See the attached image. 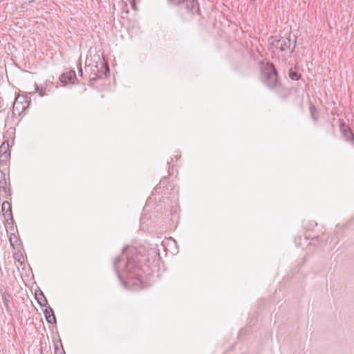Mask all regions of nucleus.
Here are the masks:
<instances>
[{
	"mask_svg": "<svg viewBox=\"0 0 354 354\" xmlns=\"http://www.w3.org/2000/svg\"><path fill=\"white\" fill-rule=\"evenodd\" d=\"M310 111L311 113V116L314 120H317V118L315 117V107L314 106H311L310 107Z\"/></svg>",
	"mask_w": 354,
	"mask_h": 354,
	"instance_id": "ddd939ff",
	"label": "nucleus"
},
{
	"mask_svg": "<svg viewBox=\"0 0 354 354\" xmlns=\"http://www.w3.org/2000/svg\"><path fill=\"white\" fill-rule=\"evenodd\" d=\"M75 77V71H71L69 72V74H68V79L71 80H72L73 77Z\"/></svg>",
	"mask_w": 354,
	"mask_h": 354,
	"instance_id": "4468645a",
	"label": "nucleus"
},
{
	"mask_svg": "<svg viewBox=\"0 0 354 354\" xmlns=\"http://www.w3.org/2000/svg\"><path fill=\"white\" fill-rule=\"evenodd\" d=\"M137 257L132 259L127 257V261L123 262L120 257L114 260V268L118 277L121 279L122 277L127 276L128 282L130 283L131 279L136 278L140 281L141 277L139 270V266L136 264Z\"/></svg>",
	"mask_w": 354,
	"mask_h": 354,
	"instance_id": "f257e3e1",
	"label": "nucleus"
},
{
	"mask_svg": "<svg viewBox=\"0 0 354 354\" xmlns=\"http://www.w3.org/2000/svg\"><path fill=\"white\" fill-rule=\"evenodd\" d=\"M126 250H127L129 252L131 253H133L134 251H135V249L133 248H127Z\"/></svg>",
	"mask_w": 354,
	"mask_h": 354,
	"instance_id": "2eb2a0df",
	"label": "nucleus"
},
{
	"mask_svg": "<svg viewBox=\"0 0 354 354\" xmlns=\"http://www.w3.org/2000/svg\"><path fill=\"white\" fill-rule=\"evenodd\" d=\"M46 320L48 323L52 324L55 322V316L53 314V311L51 308L46 309L44 312Z\"/></svg>",
	"mask_w": 354,
	"mask_h": 354,
	"instance_id": "6e6552de",
	"label": "nucleus"
},
{
	"mask_svg": "<svg viewBox=\"0 0 354 354\" xmlns=\"http://www.w3.org/2000/svg\"><path fill=\"white\" fill-rule=\"evenodd\" d=\"M64 76L62 77V82H64Z\"/></svg>",
	"mask_w": 354,
	"mask_h": 354,
	"instance_id": "6ab92c4d",
	"label": "nucleus"
},
{
	"mask_svg": "<svg viewBox=\"0 0 354 354\" xmlns=\"http://www.w3.org/2000/svg\"><path fill=\"white\" fill-rule=\"evenodd\" d=\"M7 189V180L6 178L5 174L0 171V189L3 190L4 192H6Z\"/></svg>",
	"mask_w": 354,
	"mask_h": 354,
	"instance_id": "1a4fd4ad",
	"label": "nucleus"
},
{
	"mask_svg": "<svg viewBox=\"0 0 354 354\" xmlns=\"http://www.w3.org/2000/svg\"><path fill=\"white\" fill-rule=\"evenodd\" d=\"M275 48L279 49L281 51L290 50L292 52L295 46V41H292L288 37H281L276 40L274 43Z\"/></svg>",
	"mask_w": 354,
	"mask_h": 354,
	"instance_id": "20e7f679",
	"label": "nucleus"
},
{
	"mask_svg": "<svg viewBox=\"0 0 354 354\" xmlns=\"http://www.w3.org/2000/svg\"><path fill=\"white\" fill-rule=\"evenodd\" d=\"M174 4L185 9L189 12H197L198 10V2L196 0H169Z\"/></svg>",
	"mask_w": 354,
	"mask_h": 354,
	"instance_id": "7ed1b4c3",
	"label": "nucleus"
},
{
	"mask_svg": "<svg viewBox=\"0 0 354 354\" xmlns=\"http://www.w3.org/2000/svg\"><path fill=\"white\" fill-rule=\"evenodd\" d=\"M9 156V144L8 141H4L0 146V161H6Z\"/></svg>",
	"mask_w": 354,
	"mask_h": 354,
	"instance_id": "39448f33",
	"label": "nucleus"
},
{
	"mask_svg": "<svg viewBox=\"0 0 354 354\" xmlns=\"http://www.w3.org/2000/svg\"><path fill=\"white\" fill-rule=\"evenodd\" d=\"M2 299L6 306H8V302L10 301V295L6 292H3L2 295Z\"/></svg>",
	"mask_w": 354,
	"mask_h": 354,
	"instance_id": "9d476101",
	"label": "nucleus"
},
{
	"mask_svg": "<svg viewBox=\"0 0 354 354\" xmlns=\"http://www.w3.org/2000/svg\"><path fill=\"white\" fill-rule=\"evenodd\" d=\"M10 241L11 245H13V242H12V241H14V239H12L10 237Z\"/></svg>",
	"mask_w": 354,
	"mask_h": 354,
	"instance_id": "dca6fc26",
	"label": "nucleus"
},
{
	"mask_svg": "<svg viewBox=\"0 0 354 354\" xmlns=\"http://www.w3.org/2000/svg\"><path fill=\"white\" fill-rule=\"evenodd\" d=\"M10 241L11 245H13V242H12V241H14V239H12L10 237Z\"/></svg>",
	"mask_w": 354,
	"mask_h": 354,
	"instance_id": "f3484780",
	"label": "nucleus"
},
{
	"mask_svg": "<svg viewBox=\"0 0 354 354\" xmlns=\"http://www.w3.org/2000/svg\"><path fill=\"white\" fill-rule=\"evenodd\" d=\"M1 210L3 212V216L7 221L12 219L11 205L8 202L5 201L2 203Z\"/></svg>",
	"mask_w": 354,
	"mask_h": 354,
	"instance_id": "423d86ee",
	"label": "nucleus"
},
{
	"mask_svg": "<svg viewBox=\"0 0 354 354\" xmlns=\"http://www.w3.org/2000/svg\"><path fill=\"white\" fill-rule=\"evenodd\" d=\"M289 76L292 80H298L299 77V75L296 72L292 71V70H290L289 72Z\"/></svg>",
	"mask_w": 354,
	"mask_h": 354,
	"instance_id": "9b49d317",
	"label": "nucleus"
},
{
	"mask_svg": "<svg viewBox=\"0 0 354 354\" xmlns=\"http://www.w3.org/2000/svg\"><path fill=\"white\" fill-rule=\"evenodd\" d=\"M24 102H26L24 97H17L13 103V111L17 110L19 113L20 109H21V111H24L26 109V106H22L21 107H20V105L22 104Z\"/></svg>",
	"mask_w": 354,
	"mask_h": 354,
	"instance_id": "0eeeda50",
	"label": "nucleus"
},
{
	"mask_svg": "<svg viewBox=\"0 0 354 354\" xmlns=\"http://www.w3.org/2000/svg\"><path fill=\"white\" fill-rule=\"evenodd\" d=\"M79 73L82 75V68L80 67V70H79Z\"/></svg>",
	"mask_w": 354,
	"mask_h": 354,
	"instance_id": "a211bd4d",
	"label": "nucleus"
},
{
	"mask_svg": "<svg viewBox=\"0 0 354 354\" xmlns=\"http://www.w3.org/2000/svg\"><path fill=\"white\" fill-rule=\"evenodd\" d=\"M262 80L264 84L270 88H273L277 83L276 71L272 64H267L262 69Z\"/></svg>",
	"mask_w": 354,
	"mask_h": 354,
	"instance_id": "f03ea898",
	"label": "nucleus"
},
{
	"mask_svg": "<svg viewBox=\"0 0 354 354\" xmlns=\"http://www.w3.org/2000/svg\"><path fill=\"white\" fill-rule=\"evenodd\" d=\"M35 91L38 93L40 97H43L46 95L44 90L42 88H39L37 85L35 86Z\"/></svg>",
	"mask_w": 354,
	"mask_h": 354,
	"instance_id": "f8f14e48",
	"label": "nucleus"
}]
</instances>
